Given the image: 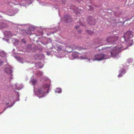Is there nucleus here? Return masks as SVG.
Listing matches in <instances>:
<instances>
[{
    "label": "nucleus",
    "mask_w": 134,
    "mask_h": 134,
    "mask_svg": "<svg viewBox=\"0 0 134 134\" xmlns=\"http://www.w3.org/2000/svg\"><path fill=\"white\" fill-rule=\"evenodd\" d=\"M56 47V49L58 51H60L62 49V47L59 44L57 45Z\"/></svg>",
    "instance_id": "f8f14e48"
},
{
    "label": "nucleus",
    "mask_w": 134,
    "mask_h": 134,
    "mask_svg": "<svg viewBox=\"0 0 134 134\" xmlns=\"http://www.w3.org/2000/svg\"><path fill=\"white\" fill-rule=\"evenodd\" d=\"M37 80L36 79H34L31 81V82L33 85H35L36 83Z\"/></svg>",
    "instance_id": "4468645a"
},
{
    "label": "nucleus",
    "mask_w": 134,
    "mask_h": 134,
    "mask_svg": "<svg viewBox=\"0 0 134 134\" xmlns=\"http://www.w3.org/2000/svg\"><path fill=\"white\" fill-rule=\"evenodd\" d=\"M79 25H78L77 26H76L75 28L76 29H77L78 28H79Z\"/></svg>",
    "instance_id": "6ab92c4d"
},
{
    "label": "nucleus",
    "mask_w": 134,
    "mask_h": 134,
    "mask_svg": "<svg viewBox=\"0 0 134 134\" xmlns=\"http://www.w3.org/2000/svg\"><path fill=\"white\" fill-rule=\"evenodd\" d=\"M64 19L65 21L66 22H70L71 21L72 19L70 16L68 15H66L64 17Z\"/></svg>",
    "instance_id": "6e6552de"
},
{
    "label": "nucleus",
    "mask_w": 134,
    "mask_h": 134,
    "mask_svg": "<svg viewBox=\"0 0 134 134\" xmlns=\"http://www.w3.org/2000/svg\"><path fill=\"white\" fill-rule=\"evenodd\" d=\"M5 70L8 74H10L12 72L11 69L9 68H6L5 69Z\"/></svg>",
    "instance_id": "9b49d317"
},
{
    "label": "nucleus",
    "mask_w": 134,
    "mask_h": 134,
    "mask_svg": "<svg viewBox=\"0 0 134 134\" xmlns=\"http://www.w3.org/2000/svg\"><path fill=\"white\" fill-rule=\"evenodd\" d=\"M78 9V8H77V9ZM77 11H78V9H77Z\"/></svg>",
    "instance_id": "5701e85b"
},
{
    "label": "nucleus",
    "mask_w": 134,
    "mask_h": 134,
    "mask_svg": "<svg viewBox=\"0 0 134 134\" xmlns=\"http://www.w3.org/2000/svg\"><path fill=\"white\" fill-rule=\"evenodd\" d=\"M119 37L117 36H113L108 38L106 40H104L101 39L98 40V43L100 45H104L109 43H113L117 41Z\"/></svg>",
    "instance_id": "f257e3e1"
},
{
    "label": "nucleus",
    "mask_w": 134,
    "mask_h": 134,
    "mask_svg": "<svg viewBox=\"0 0 134 134\" xmlns=\"http://www.w3.org/2000/svg\"><path fill=\"white\" fill-rule=\"evenodd\" d=\"M45 90L42 88H40L38 90L37 93L39 98L42 97L43 96L44 93L45 92Z\"/></svg>",
    "instance_id": "39448f33"
},
{
    "label": "nucleus",
    "mask_w": 134,
    "mask_h": 134,
    "mask_svg": "<svg viewBox=\"0 0 134 134\" xmlns=\"http://www.w3.org/2000/svg\"><path fill=\"white\" fill-rule=\"evenodd\" d=\"M79 53L76 51H74V52H73L72 54V55L73 58H75L78 57V54Z\"/></svg>",
    "instance_id": "9d476101"
},
{
    "label": "nucleus",
    "mask_w": 134,
    "mask_h": 134,
    "mask_svg": "<svg viewBox=\"0 0 134 134\" xmlns=\"http://www.w3.org/2000/svg\"><path fill=\"white\" fill-rule=\"evenodd\" d=\"M120 73L118 75V76L119 77H122L123 75L125 73V70L124 69H123L122 70H120Z\"/></svg>",
    "instance_id": "1a4fd4ad"
},
{
    "label": "nucleus",
    "mask_w": 134,
    "mask_h": 134,
    "mask_svg": "<svg viewBox=\"0 0 134 134\" xmlns=\"http://www.w3.org/2000/svg\"><path fill=\"white\" fill-rule=\"evenodd\" d=\"M78 32L79 33H80L81 32V30H79L78 31Z\"/></svg>",
    "instance_id": "4be33fe9"
},
{
    "label": "nucleus",
    "mask_w": 134,
    "mask_h": 134,
    "mask_svg": "<svg viewBox=\"0 0 134 134\" xmlns=\"http://www.w3.org/2000/svg\"><path fill=\"white\" fill-rule=\"evenodd\" d=\"M107 48L108 47H106V48H105L104 49V50L106 51L107 50Z\"/></svg>",
    "instance_id": "412c9836"
},
{
    "label": "nucleus",
    "mask_w": 134,
    "mask_h": 134,
    "mask_svg": "<svg viewBox=\"0 0 134 134\" xmlns=\"http://www.w3.org/2000/svg\"><path fill=\"white\" fill-rule=\"evenodd\" d=\"M87 32L89 35H91L93 34V32L92 31L90 30H87Z\"/></svg>",
    "instance_id": "f3484780"
},
{
    "label": "nucleus",
    "mask_w": 134,
    "mask_h": 134,
    "mask_svg": "<svg viewBox=\"0 0 134 134\" xmlns=\"http://www.w3.org/2000/svg\"><path fill=\"white\" fill-rule=\"evenodd\" d=\"M3 62L0 60V66L3 65Z\"/></svg>",
    "instance_id": "a211bd4d"
},
{
    "label": "nucleus",
    "mask_w": 134,
    "mask_h": 134,
    "mask_svg": "<svg viewBox=\"0 0 134 134\" xmlns=\"http://www.w3.org/2000/svg\"><path fill=\"white\" fill-rule=\"evenodd\" d=\"M104 55L102 54L96 55L93 60H101L104 59Z\"/></svg>",
    "instance_id": "20e7f679"
},
{
    "label": "nucleus",
    "mask_w": 134,
    "mask_h": 134,
    "mask_svg": "<svg viewBox=\"0 0 134 134\" xmlns=\"http://www.w3.org/2000/svg\"><path fill=\"white\" fill-rule=\"evenodd\" d=\"M50 82L49 81V83H45L42 86V88L44 90L47 89V90L46 92L47 93H48V90L50 88Z\"/></svg>",
    "instance_id": "0eeeda50"
},
{
    "label": "nucleus",
    "mask_w": 134,
    "mask_h": 134,
    "mask_svg": "<svg viewBox=\"0 0 134 134\" xmlns=\"http://www.w3.org/2000/svg\"><path fill=\"white\" fill-rule=\"evenodd\" d=\"M110 53L113 57H116L118 54L124 49L121 46H115L110 49Z\"/></svg>",
    "instance_id": "f03ea898"
},
{
    "label": "nucleus",
    "mask_w": 134,
    "mask_h": 134,
    "mask_svg": "<svg viewBox=\"0 0 134 134\" xmlns=\"http://www.w3.org/2000/svg\"><path fill=\"white\" fill-rule=\"evenodd\" d=\"M55 92L59 93H60L62 91L61 90L60 88H56Z\"/></svg>",
    "instance_id": "dca6fc26"
},
{
    "label": "nucleus",
    "mask_w": 134,
    "mask_h": 134,
    "mask_svg": "<svg viewBox=\"0 0 134 134\" xmlns=\"http://www.w3.org/2000/svg\"><path fill=\"white\" fill-rule=\"evenodd\" d=\"M84 49L80 47H78L75 48L74 49H76V51H80L82 49Z\"/></svg>",
    "instance_id": "2eb2a0df"
},
{
    "label": "nucleus",
    "mask_w": 134,
    "mask_h": 134,
    "mask_svg": "<svg viewBox=\"0 0 134 134\" xmlns=\"http://www.w3.org/2000/svg\"><path fill=\"white\" fill-rule=\"evenodd\" d=\"M87 21L88 23L91 25H94L96 23V21L94 18L91 16H89L88 18Z\"/></svg>",
    "instance_id": "423d86ee"
},
{
    "label": "nucleus",
    "mask_w": 134,
    "mask_h": 134,
    "mask_svg": "<svg viewBox=\"0 0 134 134\" xmlns=\"http://www.w3.org/2000/svg\"><path fill=\"white\" fill-rule=\"evenodd\" d=\"M6 55L5 53L3 51H2L0 52V56L3 57L5 56Z\"/></svg>",
    "instance_id": "ddd939ff"
},
{
    "label": "nucleus",
    "mask_w": 134,
    "mask_h": 134,
    "mask_svg": "<svg viewBox=\"0 0 134 134\" xmlns=\"http://www.w3.org/2000/svg\"><path fill=\"white\" fill-rule=\"evenodd\" d=\"M133 36V32L131 31H128L125 33L124 34V37L125 41L129 39Z\"/></svg>",
    "instance_id": "7ed1b4c3"
},
{
    "label": "nucleus",
    "mask_w": 134,
    "mask_h": 134,
    "mask_svg": "<svg viewBox=\"0 0 134 134\" xmlns=\"http://www.w3.org/2000/svg\"><path fill=\"white\" fill-rule=\"evenodd\" d=\"M28 31L29 32H26L27 34H30V33L31 32L30 31Z\"/></svg>",
    "instance_id": "aec40b11"
}]
</instances>
